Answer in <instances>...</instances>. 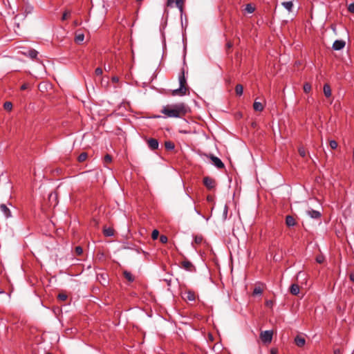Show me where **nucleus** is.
Here are the masks:
<instances>
[{"label": "nucleus", "instance_id": "nucleus-7", "mask_svg": "<svg viewBox=\"0 0 354 354\" xmlns=\"http://www.w3.org/2000/svg\"><path fill=\"white\" fill-rule=\"evenodd\" d=\"M147 145L151 150H156L158 149L159 143L158 140L155 138H149L147 140Z\"/></svg>", "mask_w": 354, "mask_h": 354}, {"label": "nucleus", "instance_id": "nucleus-2", "mask_svg": "<svg viewBox=\"0 0 354 354\" xmlns=\"http://www.w3.org/2000/svg\"><path fill=\"white\" fill-rule=\"evenodd\" d=\"M179 88L174 89L172 91L173 95H185L187 94L188 88L187 87V81L185 77L184 69L182 70L180 74L179 75Z\"/></svg>", "mask_w": 354, "mask_h": 354}, {"label": "nucleus", "instance_id": "nucleus-51", "mask_svg": "<svg viewBox=\"0 0 354 354\" xmlns=\"http://www.w3.org/2000/svg\"><path fill=\"white\" fill-rule=\"evenodd\" d=\"M227 46L230 48V47H231V45L230 44H228Z\"/></svg>", "mask_w": 354, "mask_h": 354}, {"label": "nucleus", "instance_id": "nucleus-27", "mask_svg": "<svg viewBox=\"0 0 354 354\" xmlns=\"http://www.w3.org/2000/svg\"><path fill=\"white\" fill-rule=\"evenodd\" d=\"M311 85L310 84L306 82L304 84V91L306 93H309L311 91Z\"/></svg>", "mask_w": 354, "mask_h": 354}, {"label": "nucleus", "instance_id": "nucleus-44", "mask_svg": "<svg viewBox=\"0 0 354 354\" xmlns=\"http://www.w3.org/2000/svg\"><path fill=\"white\" fill-rule=\"evenodd\" d=\"M278 353V351L277 348H272L271 350H270V354H277Z\"/></svg>", "mask_w": 354, "mask_h": 354}, {"label": "nucleus", "instance_id": "nucleus-8", "mask_svg": "<svg viewBox=\"0 0 354 354\" xmlns=\"http://www.w3.org/2000/svg\"><path fill=\"white\" fill-rule=\"evenodd\" d=\"M345 41L343 40H336L333 44V48L335 50H340L345 46Z\"/></svg>", "mask_w": 354, "mask_h": 354}, {"label": "nucleus", "instance_id": "nucleus-9", "mask_svg": "<svg viewBox=\"0 0 354 354\" xmlns=\"http://www.w3.org/2000/svg\"><path fill=\"white\" fill-rule=\"evenodd\" d=\"M181 265L182 267L187 271H192L194 269V265L188 260L183 261Z\"/></svg>", "mask_w": 354, "mask_h": 354}, {"label": "nucleus", "instance_id": "nucleus-1", "mask_svg": "<svg viewBox=\"0 0 354 354\" xmlns=\"http://www.w3.org/2000/svg\"><path fill=\"white\" fill-rule=\"evenodd\" d=\"M189 111V107L183 102L165 106L161 110V113L168 118H182Z\"/></svg>", "mask_w": 354, "mask_h": 354}, {"label": "nucleus", "instance_id": "nucleus-53", "mask_svg": "<svg viewBox=\"0 0 354 354\" xmlns=\"http://www.w3.org/2000/svg\"><path fill=\"white\" fill-rule=\"evenodd\" d=\"M352 354H354V353H353Z\"/></svg>", "mask_w": 354, "mask_h": 354}, {"label": "nucleus", "instance_id": "nucleus-25", "mask_svg": "<svg viewBox=\"0 0 354 354\" xmlns=\"http://www.w3.org/2000/svg\"><path fill=\"white\" fill-rule=\"evenodd\" d=\"M88 155L86 152L80 153L77 158L79 162H82L86 160Z\"/></svg>", "mask_w": 354, "mask_h": 354}, {"label": "nucleus", "instance_id": "nucleus-12", "mask_svg": "<svg viewBox=\"0 0 354 354\" xmlns=\"http://www.w3.org/2000/svg\"><path fill=\"white\" fill-rule=\"evenodd\" d=\"M307 214L313 218H319L322 216L320 212L313 209L308 210Z\"/></svg>", "mask_w": 354, "mask_h": 354}, {"label": "nucleus", "instance_id": "nucleus-28", "mask_svg": "<svg viewBox=\"0 0 354 354\" xmlns=\"http://www.w3.org/2000/svg\"><path fill=\"white\" fill-rule=\"evenodd\" d=\"M4 109L11 111L12 109V104L10 102H6L3 104Z\"/></svg>", "mask_w": 354, "mask_h": 354}, {"label": "nucleus", "instance_id": "nucleus-24", "mask_svg": "<svg viewBox=\"0 0 354 354\" xmlns=\"http://www.w3.org/2000/svg\"><path fill=\"white\" fill-rule=\"evenodd\" d=\"M235 92L237 95L241 96L243 92V87L241 84H237L235 87Z\"/></svg>", "mask_w": 354, "mask_h": 354}, {"label": "nucleus", "instance_id": "nucleus-33", "mask_svg": "<svg viewBox=\"0 0 354 354\" xmlns=\"http://www.w3.org/2000/svg\"><path fill=\"white\" fill-rule=\"evenodd\" d=\"M158 235H159V232H158V230H153V232L151 233V238H152V239H153V240L157 239L158 237Z\"/></svg>", "mask_w": 354, "mask_h": 354}, {"label": "nucleus", "instance_id": "nucleus-22", "mask_svg": "<svg viewBox=\"0 0 354 354\" xmlns=\"http://www.w3.org/2000/svg\"><path fill=\"white\" fill-rule=\"evenodd\" d=\"M103 233L106 236H112L114 234V230L111 227L104 228L103 230Z\"/></svg>", "mask_w": 354, "mask_h": 354}, {"label": "nucleus", "instance_id": "nucleus-50", "mask_svg": "<svg viewBox=\"0 0 354 354\" xmlns=\"http://www.w3.org/2000/svg\"><path fill=\"white\" fill-rule=\"evenodd\" d=\"M75 26H77L78 23L77 22H75Z\"/></svg>", "mask_w": 354, "mask_h": 354}, {"label": "nucleus", "instance_id": "nucleus-21", "mask_svg": "<svg viewBox=\"0 0 354 354\" xmlns=\"http://www.w3.org/2000/svg\"><path fill=\"white\" fill-rule=\"evenodd\" d=\"M165 147L167 151H171L174 149L175 145L173 142L168 140L165 142Z\"/></svg>", "mask_w": 354, "mask_h": 354}, {"label": "nucleus", "instance_id": "nucleus-32", "mask_svg": "<svg viewBox=\"0 0 354 354\" xmlns=\"http://www.w3.org/2000/svg\"><path fill=\"white\" fill-rule=\"evenodd\" d=\"M329 145H330L331 149H337V147L338 146V144H337V142L335 140H330L329 142Z\"/></svg>", "mask_w": 354, "mask_h": 354}, {"label": "nucleus", "instance_id": "nucleus-43", "mask_svg": "<svg viewBox=\"0 0 354 354\" xmlns=\"http://www.w3.org/2000/svg\"><path fill=\"white\" fill-rule=\"evenodd\" d=\"M28 88V84H24L21 86V90H26Z\"/></svg>", "mask_w": 354, "mask_h": 354}, {"label": "nucleus", "instance_id": "nucleus-41", "mask_svg": "<svg viewBox=\"0 0 354 354\" xmlns=\"http://www.w3.org/2000/svg\"><path fill=\"white\" fill-rule=\"evenodd\" d=\"M316 261L317 263H322L324 261V258L322 257H317Z\"/></svg>", "mask_w": 354, "mask_h": 354}, {"label": "nucleus", "instance_id": "nucleus-13", "mask_svg": "<svg viewBox=\"0 0 354 354\" xmlns=\"http://www.w3.org/2000/svg\"><path fill=\"white\" fill-rule=\"evenodd\" d=\"M281 5L286 8L289 12L292 11L293 2L292 1H285L281 2Z\"/></svg>", "mask_w": 354, "mask_h": 354}, {"label": "nucleus", "instance_id": "nucleus-14", "mask_svg": "<svg viewBox=\"0 0 354 354\" xmlns=\"http://www.w3.org/2000/svg\"><path fill=\"white\" fill-rule=\"evenodd\" d=\"M295 342L297 346L302 347L305 345L306 340L303 337L297 335L295 338Z\"/></svg>", "mask_w": 354, "mask_h": 354}, {"label": "nucleus", "instance_id": "nucleus-31", "mask_svg": "<svg viewBox=\"0 0 354 354\" xmlns=\"http://www.w3.org/2000/svg\"><path fill=\"white\" fill-rule=\"evenodd\" d=\"M59 300L64 301L67 299V295L65 293H59L57 296Z\"/></svg>", "mask_w": 354, "mask_h": 354}, {"label": "nucleus", "instance_id": "nucleus-15", "mask_svg": "<svg viewBox=\"0 0 354 354\" xmlns=\"http://www.w3.org/2000/svg\"><path fill=\"white\" fill-rule=\"evenodd\" d=\"M299 286L296 283L292 284L290 288V292L293 295H297L299 293Z\"/></svg>", "mask_w": 354, "mask_h": 354}, {"label": "nucleus", "instance_id": "nucleus-39", "mask_svg": "<svg viewBox=\"0 0 354 354\" xmlns=\"http://www.w3.org/2000/svg\"><path fill=\"white\" fill-rule=\"evenodd\" d=\"M348 10L351 13H354V2L348 6Z\"/></svg>", "mask_w": 354, "mask_h": 354}, {"label": "nucleus", "instance_id": "nucleus-4", "mask_svg": "<svg viewBox=\"0 0 354 354\" xmlns=\"http://www.w3.org/2000/svg\"><path fill=\"white\" fill-rule=\"evenodd\" d=\"M272 330H265L261 333L260 338L263 343H270L272 339Z\"/></svg>", "mask_w": 354, "mask_h": 354}, {"label": "nucleus", "instance_id": "nucleus-16", "mask_svg": "<svg viewBox=\"0 0 354 354\" xmlns=\"http://www.w3.org/2000/svg\"><path fill=\"white\" fill-rule=\"evenodd\" d=\"M84 39V33L80 32V31H77L76 33H75V41L77 44H80L81 42H82Z\"/></svg>", "mask_w": 354, "mask_h": 354}, {"label": "nucleus", "instance_id": "nucleus-49", "mask_svg": "<svg viewBox=\"0 0 354 354\" xmlns=\"http://www.w3.org/2000/svg\"><path fill=\"white\" fill-rule=\"evenodd\" d=\"M207 200L210 201L211 200V197L210 196H207Z\"/></svg>", "mask_w": 354, "mask_h": 354}, {"label": "nucleus", "instance_id": "nucleus-6", "mask_svg": "<svg viewBox=\"0 0 354 354\" xmlns=\"http://www.w3.org/2000/svg\"><path fill=\"white\" fill-rule=\"evenodd\" d=\"M203 184L208 189H213L216 187L215 180L209 176L203 178Z\"/></svg>", "mask_w": 354, "mask_h": 354}, {"label": "nucleus", "instance_id": "nucleus-36", "mask_svg": "<svg viewBox=\"0 0 354 354\" xmlns=\"http://www.w3.org/2000/svg\"><path fill=\"white\" fill-rule=\"evenodd\" d=\"M104 161L105 163H110L112 161L111 156L109 154H106L104 158Z\"/></svg>", "mask_w": 354, "mask_h": 354}, {"label": "nucleus", "instance_id": "nucleus-52", "mask_svg": "<svg viewBox=\"0 0 354 354\" xmlns=\"http://www.w3.org/2000/svg\"><path fill=\"white\" fill-rule=\"evenodd\" d=\"M46 354H53V353H46Z\"/></svg>", "mask_w": 354, "mask_h": 354}, {"label": "nucleus", "instance_id": "nucleus-17", "mask_svg": "<svg viewBox=\"0 0 354 354\" xmlns=\"http://www.w3.org/2000/svg\"><path fill=\"white\" fill-rule=\"evenodd\" d=\"M253 109L256 111H262L264 109V105L261 102L255 100L253 104Z\"/></svg>", "mask_w": 354, "mask_h": 354}, {"label": "nucleus", "instance_id": "nucleus-29", "mask_svg": "<svg viewBox=\"0 0 354 354\" xmlns=\"http://www.w3.org/2000/svg\"><path fill=\"white\" fill-rule=\"evenodd\" d=\"M263 292V290L261 287H255L253 290V295H261Z\"/></svg>", "mask_w": 354, "mask_h": 354}, {"label": "nucleus", "instance_id": "nucleus-10", "mask_svg": "<svg viewBox=\"0 0 354 354\" xmlns=\"http://www.w3.org/2000/svg\"><path fill=\"white\" fill-rule=\"evenodd\" d=\"M0 210L6 218L11 216L10 210L5 204L0 205Z\"/></svg>", "mask_w": 354, "mask_h": 354}, {"label": "nucleus", "instance_id": "nucleus-37", "mask_svg": "<svg viewBox=\"0 0 354 354\" xmlns=\"http://www.w3.org/2000/svg\"><path fill=\"white\" fill-rule=\"evenodd\" d=\"M168 241V238L165 235H161L160 237V241L162 243H166Z\"/></svg>", "mask_w": 354, "mask_h": 354}, {"label": "nucleus", "instance_id": "nucleus-3", "mask_svg": "<svg viewBox=\"0 0 354 354\" xmlns=\"http://www.w3.org/2000/svg\"><path fill=\"white\" fill-rule=\"evenodd\" d=\"M185 0H167V7L173 8L174 6L178 8L182 15L184 11V5Z\"/></svg>", "mask_w": 354, "mask_h": 354}, {"label": "nucleus", "instance_id": "nucleus-19", "mask_svg": "<svg viewBox=\"0 0 354 354\" xmlns=\"http://www.w3.org/2000/svg\"><path fill=\"white\" fill-rule=\"evenodd\" d=\"M295 218H293V216H290V215H288L286 216V224L288 226V227H292V226H294L295 225Z\"/></svg>", "mask_w": 354, "mask_h": 354}, {"label": "nucleus", "instance_id": "nucleus-26", "mask_svg": "<svg viewBox=\"0 0 354 354\" xmlns=\"http://www.w3.org/2000/svg\"><path fill=\"white\" fill-rule=\"evenodd\" d=\"M245 10L248 13H252L254 12L255 8L252 4L248 3L245 6Z\"/></svg>", "mask_w": 354, "mask_h": 354}, {"label": "nucleus", "instance_id": "nucleus-48", "mask_svg": "<svg viewBox=\"0 0 354 354\" xmlns=\"http://www.w3.org/2000/svg\"><path fill=\"white\" fill-rule=\"evenodd\" d=\"M194 210L198 214L201 215L200 211H198L196 207L194 208Z\"/></svg>", "mask_w": 354, "mask_h": 354}, {"label": "nucleus", "instance_id": "nucleus-30", "mask_svg": "<svg viewBox=\"0 0 354 354\" xmlns=\"http://www.w3.org/2000/svg\"><path fill=\"white\" fill-rule=\"evenodd\" d=\"M71 12L70 10H66L62 15V20L64 21L71 16Z\"/></svg>", "mask_w": 354, "mask_h": 354}, {"label": "nucleus", "instance_id": "nucleus-42", "mask_svg": "<svg viewBox=\"0 0 354 354\" xmlns=\"http://www.w3.org/2000/svg\"><path fill=\"white\" fill-rule=\"evenodd\" d=\"M111 80L114 83H118L119 82V78L115 76L112 77Z\"/></svg>", "mask_w": 354, "mask_h": 354}, {"label": "nucleus", "instance_id": "nucleus-38", "mask_svg": "<svg viewBox=\"0 0 354 354\" xmlns=\"http://www.w3.org/2000/svg\"><path fill=\"white\" fill-rule=\"evenodd\" d=\"M75 253L77 254V255H81L82 253H83V250L82 248V247L80 246H77L75 248Z\"/></svg>", "mask_w": 354, "mask_h": 354}, {"label": "nucleus", "instance_id": "nucleus-34", "mask_svg": "<svg viewBox=\"0 0 354 354\" xmlns=\"http://www.w3.org/2000/svg\"><path fill=\"white\" fill-rule=\"evenodd\" d=\"M298 152L301 157L306 156V150L304 147H301L298 149Z\"/></svg>", "mask_w": 354, "mask_h": 354}, {"label": "nucleus", "instance_id": "nucleus-45", "mask_svg": "<svg viewBox=\"0 0 354 354\" xmlns=\"http://www.w3.org/2000/svg\"><path fill=\"white\" fill-rule=\"evenodd\" d=\"M349 279L351 281L354 282V273H350Z\"/></svg>", "mask_w": 354, "mask_h": 354}, {"label": "nucleus", "instance_id": "nucleus-18", "mask_svg": "<svg viewBox=\"0 0 354 354\" xmlns=\"http://www.w3.org/2000/svg\"><path fill=\"white\" fill-rule=\"evenodd\" d=\"M323 91H324V95L326 97H329L331 96V94H332L331 88H330V86L329 84H325L324 85Z\"/></svg>", "mask_w": 354, "mask_h": 354}, {"label": "nucleus", "instance_id": "nucleus-47", "mask_svg": "<svg viewBox=\"0 0 354 354\" xmlns=\"http://www.w3.org/2000/svg\"><path fill=\"white\" fill-rule=\"evenodd\" d=\"M227 214V206H225L224 212H223L225 217H226Z\"/></svg>", "mask_w": 354, "mask_h": 354}, {"label": "nucleus", "instance_id": "nucleus-20", "mask_svg": "<svg viewBox=\"0 0 354 354\" xmlns=\"http://www.w3.org/2000/svg\"><path fill=\"white\" fill-rule=\"evenodd\" d=\"M195 299H196V297H195V294L194 292L189 290L185 293V299L188 300V301H194Z\"/></svg>", "mask_w": 354, "mask_h": 354}, {"label": "nucleus", "instance_id": "nucleus-46", "mask_svg": "<svg viewBox=\"0 0 354 354\" xmlns=\"http://www.w3.org/2000/svg\"><path fill=\"white\" fill-rule=\"evenodd\" d=\"M267 306H271L272 305V301L271 300H268L266 302Z\"/></svg>", "mask_w": 354, "mask_h": 354}, {"label": "nucleus", "instance_id": "nucleus-40", "mask_svg": "<svg viewBox=\"0 0 354 354\" xmlns=\"http://www.w3.org/2000/svg\"><path fill=\"white\" fill-rule=\"evenodd\" d=\"M96 75H101L102 74V69L101 68H97L95 71Z\"/></svg>", "mask_w": 354, "mask_h": 354}, {"label": "nucleus", "instance_id": "nucleus-5", "mask_svg": "<svg viewBox=\"0 0 354 354\" xmlns=\"http://www.w3.org/2000/svg\"><path fill=\"white\" fill-rule=\"evenodd\" d=\"M207 157L211 160L212 164L218 169H223L225 167L223 162L218 157L212 154L207 155Z\"/></svg>", "mask_w": 354, "mask_h": 354}, {"label": "nucleus", "instance_id": "nucleus-35", "mask_svg": "<svg viewBox=\"0 0 354 354\" xmlns=\"http://www.w3.org/2000/svg\"><path fill=\"white\" fill-rule=\"evenodd\" d=\"M203 241V237L201 236H196L194 237V242L196 244H201Z\"/></svg>", "mask_w": 354, "mask_h": 354}, {"label": "nucleus", "instance_id": "nucleus-11", "mask_svg": "<svg viewBox=\"0 0 354 354\" xmlns=\"http://www.w3.org/2000/svg\"><path fill=\"white\" fill-rule=\"evenodd\" d=\"M24 55L30 57L31 59H35L38 55V52L35 49H29L26 52L22 53Z\"/></svg>", "mask_w": 354, "mask_h": 354}, {"label": "nucleus", "instance_id": "nucleus-23", "mask_svg": "<svg viewBox=\"0 0 354 354\" xmlns=\"http://www.w3.org/2000/svg\"><path fill=\"white\" fill-rule=\"evenodd\" d=\"M124 277L127 280H128L129 282H132L134 281V277L132 275V274L127 270H125L124 272Z\"/></svg>", "mask_w": 354, "mask_h": 354}]
</instances>
